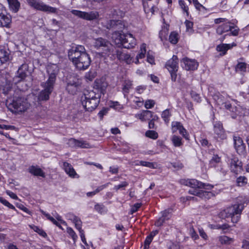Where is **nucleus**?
<instances>
[{
    "label": "nucleus",
    "instance_id": "9d476101",
    "mask_svg": "<svg viewBox=\"0 0 249 249\" xmlns=\"http://www.w3.org/2000/svg\"><path fill=\"white\" fill-rule=\"evenodd\" d=\"M80 85L81 82L78 78L75 76H70L69 78H68L66 89L69 93L74 94L77 92Z\"/></svg>",
    "mask_w": 249,
    "mask_h": 249
},
{
    "label": "nucleus",
    "instance_id": "3c124183",
    "mask_svg": "<svg viewBox=\"0 0 249 249\" xmlns=\"http://www.w3.org/2000/svg\"><path fill=\"white\" fill-rule=\"evenodd\" d=\"M128 185V182H127L126 181H123L121 184H120L118 185H115L114 187V189L115 190H116V191H117L119 189H123V188L126 187Z\"/></svg>",
    "mask_w": 249,
    "mask_h": 249
},
{
    "label": "nucleus",
    "instance_id": "0e129e2a",
    "mask_svg": "<svg viewBox=\"0 0 249 249\" xmlns=\"http://www.w3.org/2000/svg\"><path fill=\"white\" fill-rule=\"evenodd\" d=\"M185 25L186 27L187 30H189V29H191L193 28V23L192 21L189 20H186Z\"/></svg>",
    "mask_w": 249,
    "mask_h": 249
},
{
    "label": "nucleus",
    "instance_id": "6e6552de",
    "mask_svg": "<svg viewBox=\"0 0 249 249\" xmlns=\"http://www.w3.org/2000/svg\"><path fill=\"white\" fill-rule=\"evenodd\" d=\"M180 182L181 184L189 186L192 188H203L211 190L213 188V186L210 184L202 183L195 179H181Z\"/></svg>",
    "mask_w": 249,
    "mask_h": 249
},
{
    "label": "nucleus",
    "instance_id": "cd10ccee",
    "mask_svg": "<svg viewBox=\"0 0 249 249\" xmlns=\"http://www.w3.org/2000/svg\"><path fill=\"white\" fill-rule=\"evenodd\" d=\"M29 173L36 176H40L43 178L45 177L44 172L39 167L35 166H32L28 169Z\"/></svg>",
    "mask_w": 249,
    "mask_h": 249
},
{
    "label": "nucleus",
    "instance_id": "ddd939ff",
    "mask_svg": "<svg viewBox=\"0 0 249 249\" xmlns=\"http://www.w3.org/2000/svg\"><path fill=\"white\" fill-rule=\"evenodd\" d=\"M81 102L82 105L86 111L92 112L97 108L100 101L83 99V97H82Z\"/></svg>",
    "mask_w": 249,
    "mask_h": 249
},
{
    "label": "nucleus",
    "instance_id": "de8ad7c7",
    "mask_svg": "<svg viewBox=\"0 0 249 249\" xmlns=\"http://www.w3.org/2000/svg\"><path fill=\"white\" fill-rule=\"evenodd\" d=\"M94 209L100 213H102L105 211V207L104 205L97 204L94 206Z\"/></svg>",
    "mask_w": 249,
    "mask_h": 249
},
{
    "label": "nucleus",
    "instance_id": "aec40b11",
    "mask_svg": "<svg viewBox=\"0 0 249 249\" xmlns=\"http://www.w3.org/2000/svg\"><path fill=\"white\" fill-rule=\"evenodd\" d=\"M68 143L71 146H77L82 148H88L90 147L89 144L87 142L79 141L73 138L69 140Z\"/></svg>",
    "mask_w": 249,
    "mask_h": 249
},
{
    "label": "nucleus",
    "instance_id": "603ef678",
    "mask_svg": "<svg viewBox=\"0 0 249 249\" xmlns=\"http://www.w3.org/2000/svg\"><path fill=\"white\" fill-rule=\"evenodd\" d=\"M77 229L80 232V235L82 241L83 242V243L84 244L87 245V243L86 238L85 236L84 231L82 229L81 227H80V229Z\"/></svg>",
    "mask_w": 249,
    "mask_h": 249
},
{
    "label": "nucleus",
    "instance_id": "e2e57ef3",
    "mask_svg": "<svg viewBox=\"0 0 249 249\" xmlns=\"http://www.w3.org/2000/svg\"><path fill=\"white\" fill-rule=\"evenodd\" d=\"M177 71H169L171 74V80L173 82H175L176 81L177 77L176 73Z\"/></svg>",
    "mask_w": 249,
    "mask_h": 249
},
{
    "label": "nucleus",
    "instance_id": "7ed1b4c3",
    "mask_svg": "<svg viewBox=\"0 0 249 249\" xmlns=\"http://www.w3.org/2000/svg\"><path fill=\"white\" fill-rule=\"evenodd\" d=\"M244 208V205L242 203H236L222 211L219 213V216L224 219L231 217V222L236 223L240 218V215Z\"/></svg>",
    "mask_w": 249,
    "mask_h": 249
},
{
    "label": "nucleus",
    "instance_id": "7c9ffc66",
    "mask_svg": "<svg viewBox=\"0 0 249 249\" xmlns=\"http://www.w3.org/2000/svg\"><path fill=\"white\" fill-rule=\"evenodd\" d=\"M152 116V112L149 110L143 111L142 113L136 115V117L139 118L142 121L149 119Z\"/></svg>",
    "mask_w": 249,
    "mask_h": 249
},
{
    "label": "nucleus",
    "instance_id": "473e14b6",
    "mask_svg": "<svg viewBox=\"0 0 249 249\" xmlns=\"http://www.w3.org/2000/svg\"><path fill=\"white\" fill-rule=\"evenodd\" d=\"M9 59V53L3 49H0V61L3 63Z\"/></svg>",
    "mask_w": 249,
    "mask_h": 249
},
{
    "label": "nucleus",
    "instance_id": "a19ab883",
    "mask_svg": "<svg viewBox=\"0 0 249 249\" xmlns=\"http://www.w3.org/2000/svg\"><path fill=\"white\" fill-rule=\"evenodd\" d=\"M169 39L171 43L176 44L178 41V34L175 32L171 33Z\"/></svg>",
    "mask_w": 249,
    "mask_h": 249
},
{
    "label": "nucleus",
    "instance_id": "4468645a",
    "mask_svg": "<svg viewBox=\"0 0 249 249\" xmlns=\"http://www.w3.org/2000/svg\"><path fill=\"white\" fill-rule=\"evenodd\" d=\"M189 193L193 195L202 199H210L212 197L214 196V194L209 191H205L202 190H189Z\"/></svg>",
    "mask_w": 249,
    "mask_h": 249
},
{
    "label": "nucleus",
    "instance_id": "2f4dec72",
    "mask_svg": "<svg viewBox=\"0 0 249 249\" xmlns=\"http://www.w3.org/2000/svg\"><path fill=\"white\" fill-rule=\"evenodd\" d=\"M136 165L145 166L152 169H156L157 168V164L156 162H150L143 160L139 161Z\"/></svg>",
    "mask_w": 249,
    "mask_h": 249
},
{
    "label": "nucleus",
    "instance_id": "c85d7f7f",
    "mask_svg": "<svg viewBox=\"0 0 249 249\" xmlns=\"http://www.w3.org/2000/svg\"><path fill=\"white\" fill-rule=\"evenodd\" d=\"M67 217L74 223L76 229H80V227H82V222L80 219L72 213H69L67 214Z\"/></svg>",
    "mask_w": 249,
    "mask_h": 249
},
{
    "label": "nucleus",
    "instance_id": "338daca9",
    "mask_svg": "<svg viewBox=\"0 0 249 249\" xmlns=\"http://www.w3.org/2000/svg\"><path fill=\"white\" fill-rule=\"evenodd\" d=\"M147 60L149 63H150L151 64H153L154 63V57L152 55H150L149 53L147 54Z\"/></svg>",
    "mask_w": 249,
    "mask_h": 249
},
{
    "label": "nucleus",
    "instance_id": "2eb2a0df",
    "mask_svg": "<svg viewBox=\"0 0 249 249\" xmlns=\"http://www.w3.org/2000/svg\"><path fill=\"white\" fill-rule=\"evenodd\" d=\"M166 68L169 71H178V58L176 55H173L172 58L169 59L166 63Z\"/></svg>",
    "mask_w": 249,
    "mask_h": 249
},
{
    "label": "nucleus",
    "instance_id": "c03bdc74",
    "mask_svg": "<svg viewBox=\"0 0 249 249\" xmlns=\"http://www.w3.org/2000/svg\"><path fill=\"white\" fill-rule=\"evenodd\" d=\"M248 179L245 177H239L237 179V183L239 186H243L247 183Z\"/></svg>",
    "mask_w": 249,
    "mask_h": 249
},
{
    "label": "nucleus",
    "instance_id": "ea45409f",
    "mask_svg": "<svg viewBox=\"0 0 249 249\" xmlns=\"http://www.w3.org/2000/svg\"><path fill=\"white\" fill-rule=\"evenodd\" d=\"M141 52L137 55L136 59H142L145 56L146 53V45L145 44H142L141 47Z\"/></svg>",
    "mask_w": 249,
    "mask_h": 249
},
{
    "label": "nucleus",
    "instance_id": "4be33fe9",
    "mask_svg": "<svg viewBox=\"0 0 249 249\" xmlns=\"http://www.w3.org/2000/svg\"><path fill=\"white\" fill-rule=\"evenodd\" d=\"M236 46V44L233 43L231 44H221L218 45L216 47V50L218 52H220V55L223 56L226 54L227 51L231 49L233 47Z\"/></svg>",
    "mask_w": 249,
    "mask_h": 249
},
{
    "label": "nucleus",
    "instance_id": "052dcab7",
    "mask_svg": "<svg viewBox=\"0 0 249 249\" xmlns=\"http://www.w3.org/2000/svg\"><path fill=\"white\" fill-rule=\"evenodd\" d=\"M107 112V109L104 108L98 113V116L101 119H102L104 116Z\"/></svg>",
    "mask_w": 249,
    "mask_h": 249
},
{
    "label": "nucleus",
    "instance_id": "bf43d9fd",
    "mask_svg": "<svg viewBox=\"0 0 249 249\" xmlns=\"http://www.w3.org/2000/svg\"><path fill=\"white\" fill-rule=\"evenodd\" d=\"M0 128L4 129L6 130H8V129L13 130L15 128V127L13 125H5V124H0Z\"/></svg>",
    "mask_w": 249,
    "mask_h": 249
},
{
    "label": "nucleus",
    "instance_id": "423d86ee",
    "mask_svg": "<svg viewBox=\"0 0 249 249\" xmlns=\"http://www.w3.org/2000/svg\"><path fill=\"white\" fill-rule=\"evenodd\" d=\"M94 46L97 49L103 47V50L108 56L114 54L115 47L109 41L101 37L95 40Z\"/></svg>",
    "mask_w": 249,
    "mask_h": 249
},
{
    "label": "nucleus",
    "instance_id": "a878e982",
    "mask_svg": "<svg viewBox=\"0 0 249 249\" xmlns=\"http://www.w3.org/2000/svg\"><path fill=\"white\" fill-rule=\"evenodd\" d=\"M230 24V22H227L219 26L216 29L217 33L221 35L224 33L231 30V28H233V26L231 25Z\"/></svg>",
    "mask_w": 249,
    "mask_h": 249
},
{
    "label": "nucleus",
    "instance_id": "f03ea898",
    "mask_svg": "<svg viewBox=\"0 0 249 249\" xmlns=\"http://www.w3.org/2000/svg\"><path fill=\"white\" fill-rule=\"evenodd\" d=\"M57 71L58 69L55 65L48 67L47 72L49 76L47 82L42 84V86L44 89L40 92L38 96L39 100H47L49 99V95L53 89Z\"/></svg>",
    "mask_w": 249,
    "mask_h": 249
},
{
    "label": "nucleus",
    "instance_id": "39448f33",
    "mask_svg": "<svg viewBox=\"0 0 249 249\" xmlns=\"http://www.w3.org/2000/svg\"><path fill=\"white\" fill-rule=\"evenodd\" d=\"M7 107L9 110L13 112H22L27 110L30 104L26 98L18 97L13 100L12 102L7 100Z\"/></svg>",
    "mask_w": 249,
    "mask_h": 249
},
{
    "label": "nucleus",
    "instance_id": "f257e3e1",
    "mask_svg": "<svg viewBox=\"0 0 249 249\" xmlns=\"http://www.w3.org/2000/svg\"><path fill=\"white\" fill-rule=\"evenodd\" d=\"M68 56L74 66L79 70H85L90 65L91 60L84 46H72L68 51Z\"/></svg>",
    "mask_w": 249,
    "mask_h": 249
},
{
    "label": "nucleus",
    "instance_id": "4d7b16f0",
    "mask_svg": "<svg viewBox=\"0 0 249 249\" xmlns=\"http://www.w3.org/2000/svg\"><path fill=\"white\" fill-rule=\"evenodd\" d=\"M179 133L182 135L183 137H184L186 139H188V135H187V131L186 129L184 128L183 125L182 127L180 128V130H179Z\"/></svg>",
    "mask_w": 249,
    "mask_h": 249
},
{
    "label": "nucleus",
    "instance_id": "37998d69",
    "mask_svg": "<svg viewBox=\"0 0 249 249\" xmlns=\"http://www.w3.org/2000/svg\"><path fill=\"white\" fill-rule=\"evenodd\" d=\"M145 135L146 137L153 139H156L158 137V133L156 131L153 130L147 131L145 133Z\"/></svg>",
    "mask_w": 249,
    "mask_h": 249
},
{
    "label": "nucleus",
    "instance_id": "bb28decb",
    "mask_svg": "<svg viewBox=\"0 0 249 249\" xmlns=\"http://www.w3.org/2000/svg\"><path fill=\"white\" fill-rule=\"evenodd\" d=\"M11 22V18L10 15L2 13L0 16V26L8 27Z\"/></svg>",
    "mask_w": 249,
    "mask_h": 249
},
{
    "label": "nucleus",
    "instance_id": "dca6fc26",
    "mask_svg": "<svg viewBox=\"0 0 249 249\" xmlns=\"http://www.w3.org/2000/svg\"><path fill=\"white\" fill-rule=\"evenodd\" d=\"M182 61L184 64V68L187 71H194L198 67V63L195 59L185 58L182 59Z\"/></svg>",
    "mask_w": 249,
    "mask_h": 249
},
{
    "label": "nucleus",
    "instance_id": "f3484780",
    "mask_svg": "<svg viewBox=\"0 0 249 249\" xmlns=\"http://www.w3.org/2000/svg\"><path fill=\"white\" fill-rule=\"evenodd\" d=\"M136 44L135 39L131 34H125V37L122 43L124 48L130 49L135 46Z\"/></svg>",
    "mask_w": 249,
    "mask_h": 249
},
{
    "label": "nucleus",
    "instance_id": "6ab92c4d",
    "mask_svg": "<svg viewBox=\"0 0 249 249\" xmlns=\"http://www.w3.org/2000/svg\"><path fill=\"white\" fill-rule=\"evenodd\" d=\"M62 168L69 177L72 178H79V175L77 174L75 170L70 163L66 161L63 162Z\"/></svg>",
    "mask_w": 249,
    "mask_h": 249
},
{
    "label": "nucleus",
    "instance_id": "9b49d317",
    "mask_svg": "<svg viewBox=\"0 0 249 249\" xmlns=\"http://www.w3.org/2000/svg\"><path fill=\"white\" fill-rule=\"evenodd\" d=\"M233 140L234 148L237 153L245 156L247 154L246 148L242 139L238 136H234Z\"/></svg>",
    "mask_w": 249,
    "mask_h": 249
},
{
    "label": "nucleus",
    "instance_id": "49530a36",
    "mask_svg": "<svg viewBox=\"0 0 249 249\" xmlns=\"http://www.w3.org/2000/svg\"><path fill=\"white\" fill-rule=\"evenodd\" d=\"M0 202L4 205L5 206L8 207L9 208L13 209V210H16L15 207L10 204L8 201H7L6 199L3 198L1 197H0Z\"/></svg>",
    "mask_w": 249,
    "mask_h": 249
},
{
    "label": "nucleus",
    "instance_id": "4c0bfd02",
    "mask_svg": "<svg viewBox=\"0 0 249 249\" xmlns=\"http://www.w3.org/2000/svg\"><path fill=\"white\" fill-rule=\"evenodd\" d=\"M171 116V114L169 111V110L167 109L164 110L161 114V117L164 120L165 123H168L169 121V118Z\"/></svg>",
    "mask_w": 249,
    "mask_h": 249
},
{
    "label": "nucleus",
    "instance_id": "79ce46f5",
    "mask_svg": "<svg viewBox=\"0 0 249 249\" xmlns=\"http://www.w3.org/2000/svg\"><path fill=\"white\" fill-rule=\"evenodd\" d=\"M67 231L69 235L72 238L74 242H75L77 239V236L73 229L71 227L67 228Z\"/></svg>",
    "mask_w": 249,
    "mask_h": 249
},
{
    "label": "nucleus",
    "instance_id": "f704fd0d",
    "mask_svg": "<svg viewBox=\"0 0 249 249\" xmlns=\"http://www.w3.org/2000/svg\"><path fill=\"white\" fill-rule=\"evenodd\" d=\"M219 242L221 244H230L233 239L227 236H220L218 237Z\"/></svg>",
    "mask_w": 249,
    "mask_h": 249
},
{
    "label": "nucleus",
    "instance_id": "a18cd8bd",
    "mask_svg": "<svg viewBox=\"0 0 249 249\" xmlns=\"http://www.w3.org/2000/svg\"><path fill=\"white\" fill-rule=\"evenodd\" d=\"M247 64L245 63L240 62L239 63L236 67V71H246Z\"/></svg>",
    "mask_w": 249,
    "mask_h": 249
},
{
    "label": "nucleus",
    "instance_id": "774afa93",
    "mask_svg": "<svg viewBox=\"0 0 249 249\" xmlns=\"http://www.w3.org/2000/svg\"><path fill=\"white\" fill-rule=\"evenodd\" d=\"M199 232L200 235L203 239H204L205 240L207 239L208 236L203 229H199Z\"/></svg>",
    "mask_w": 249,
    "mask_h": 249
},
{
    "label": "nucleus",
    "instance_id": "72a5a7b5",
    "mask_svg": "<svg viewBox=\"0 0 249 249\" xmlns=\"http://www.w3.org/2000/svg\"><path fill=\"white\" fill-rule=\"evenodd\" d=\"M132 84L130 81H125L123 87V91L124 95L125 96L126 94L129 92V89L132 88Z\"/></svg>",
    "mask_w": 249,
    "mask_h": 249
},
{
    "label": "nucleus",
    "instance_id": "58836bf2",
    "mask_svg": "<svg viewBox=\"0 0 249 249\" xmlns=\"http://www.w3.org/2000/svg\"><path fill=\"white\" fill-rule=\"evenodd\" d=\"M182 124L178 122H173L172 123V131L173 133L176 132L177 130H179L182 127Z\"/></svg>",
    "mask_w": 249,
    "mask_h": 249
},
{
    "label": "nucleus",
    "instance_id": "864d4df0",
    "mask_svg": "<svg viewBox=\"0 0 249 249\" xmlns=\"http://www.w3.org/2000/svg\"><path fill=\"white\" fill-rule=\"evenodd\" d=\"M155 102L153 100H147L145 102V107L147 109L151 108L154 107Z\"/></svg>",
    "mask_w": 249,
    "mask_h": 249
},
{
    "label": "nucleus",
    "instance_id": "6e6d98bb",
    "mask_svg": "<svg viewBox=\"0 0 249 249\" xmlns=\"http://www.w3.org/2000/svg\"><path fill=\"white\" fill-rule=\"evenodd\" d=\"M141 203H136L131 208V212L133 213L138 211V210L141 207Z\"/></svg>",
    "mask_w": 249,
    "mask_h": 249
},
{
    "label": "nucleus",
    "instance_id": "393cba45",
    "mask_svg": "<svg viewBox=\"0 0 249 249\" xmlns=\"http://www.w3.org/2000/svg\"><path fill=\"white\" fill-rule=\"evenodd\" d=\"M214 131L215 134L217 135V138H220L221 139H224L226 138V136L221 124L219 123L215 124L214 125Z\"/></svg>",
    "mask_w": 249,
    "mask_h": 249
},
{
    "label": "nucleus",
    "instance_id": "e433bc0d",
    "mask_svg": "<svg viewBox=\"0 0 249 249\" xmlns=\"http://www.w3.org/2000/svg\"><path fill=\"white\" fill-rule=\"evenodd\" d=\"M31 229H33L35 231L37 232L41 236L45 237L47 236L46 233L41 229L35 225H29Z\"/></svg>",
    "mask_w": 249,
    "mask_h": 249
},
{
    "label": "nucleus",
    "instance_id": "412c9836",
    "mask_svg": "<svg viewBox=\"0 0 249 249\" xmlns=\"http://www.w3.org/2000/svg\"><path fill=\"white\" fill-rule=\"evenodd\" d=\"M116 55L118 59L121 61H125L127 64H130L132 62V58L130 55L127 53H123L121 50L115 49L114 54Z\"/></svg>",
    "mask_w": 249,
    "mask_h": 249
},
{
    "label": "nucleus",
    "instance_id": "13d9d810",
    "mask_svg": "<svg viewBox=\"0 0 249 249\" xmlns=\"http://www.w3.org/2000/svg\"><path fill=\"white\" fill-rule=\"evenodd\" d=\"M194 4L196 9L200 10L201 8L205 9V7L200 3H199L197 0H194Z\"/></svg>",
    "mask_w": 249,
    "mask_h": 249
},
{
    "label": "nucleus",
    "instance_id": "680f3d73",
    "mask_svg": "<svg viewBox=\"0 0 249 249\" xmlns=\"http://www.w3.org/2000/svg\"><path fill=\"white\" fill-rule=\"evenodd\" d=\"M152 240H153V238H152L149 235L147 236L145 240L144 244L146 245V246H147L148 248H149V245L151 243V242H152Z\"/></svg>",
    "mask_w": 249,
    "mask_h": 249
},
{
    "label": "nucleus",
    "instance_id": "c9c22d12",
    "mask_svg": "<svg viewBox=\"0 0 249 249\" xmlns=\"http://www.w3.org/2000/svg\"><path fill=\"white\" fill-rule=\"evenodd\" d=\"M171 140L174 145L176 147H179L182 145L181 138L178 136L176 135L173 136Z\"/></svg>",
    "mask_w": 249,
    "mask_h": 249
},
{
    "label": "nucleus",
    "instance_id": "09e8293b",
    "mask_svg": "<svg viewBox=\"0 0 249 249\" xmlns=\"http://www.w3.org/2000/svg\"><path fill=\"white\" fill-rule=\"evenodd\" d=\"M12 90V84L10 83L6 84L3 88V93L5 95H7Z\"/></svg>",
    "mask_w": 249,
    "mask_h": 249
},
{
    "label": "nucleus",
    "instance_id": "f8f14e48",
    "mask_svg": "<svg viewBox=\"0 0 249 249\" xmlns=\"http://www.w3.org/2000/svg\"><path fill=\"white\" fill-rule=\"evenodd\" d=\"M229 162L231 172L236 174H238L241 172L242 170V163L237 157H233L229 160Z\"/></svg>",
    "mask_w": 249,
    "mask_h": 249
},
{
    "label": "nucleus",
    "instance_id": "b1692460",
    "mask_svg": "<svg viewBox=\"0 0 249 249\" xmlns=\"http://www.w3.org/2000/svg\"><path fill=\"white\" fill-rule=\"evenodd\" d=\"M28 70V66L24 63L20 66L17 71V77L20 78L19 81L24 79L27 76V71Z\"/></svg>",
    "mask_w": 249,
    "mask_h": 249
},
{
    "label": "nucleus",
    "instance_id": "69168bd1",
    "mask_svg": "<svg viewBox=\"0 0 249 249\" xmlns=\"http://www.w3.org/2000/svg\"><path fill=\"white\" fill-rule=\"evenodd\" d=\"M242 248L244 249H249V242L244 240L242 242Z\"/></svg>",
    "mask_w": 249,
    "mask_h": 249
},
{
    "label": "nucleus",
    "instance_id": "c756f323",
    "mask_svg": "<svg viewBox=\"0 0 249 249\" xmlns=\"http://www.w3.org/2000/svg\"><path fill=\"white\" fill-rule=\"evenodd\" d=\"M10 9L15 13L19 10L20 3L18 0H7Z\"/></svg>",
    "mask_w": 249,
    "mask_h": 249
},
{
    "label": "nucleus",
    "instance_id": "0eeeda50",
    "mask_svg": "<svg viewBox=\"0 0 249 249\" xmlns=\"http://www.w3.org/2000/svg\"><path fill=\"white\" fill-rule=\"evenodd\" d=\"M26 0L29 6L36 10L50 13H55L57 11L56 8L47 5L39 0Z\"/></svg>",
    "mask_w": 249,
    "mask_h": 249
},
{
    "label": "nucleus",
    "instance_id": "8fccbe9b",
    "mask_svg": "<svg viewBox=\"0 0 249 249\" xmlns=\"http://www.w3.org/2000/svg\"><path fill=\"white\" fill-rule=\"evenodd\" d=\"M179 4L180 6L181 7V8H182V9L184 11V12H185L187 14V15H189V12H188L189 8L188 7V6L185 5L184 1L182 0H179Z\"/></svg>",
    "mask_w": 249,
    "mask_h": 249
},
{
    "label": "nucleus",
    "instance_id": "5fc2aeb1",
    "mask_svg": "<svg viewBox=\"0 0 249 249\" xmlns=\"http://www.w3.org/2000/svg\"><path fill=\"white\" fill-rule=\"evenodd\" d=\"M165 218L164 217H160L155 222V225L157 227H160L162 225L163 223L165 221Z\"/></svg>",
    "mask_w": 249,
    "mask_h": 249
},
{
    "label": "nucleus",
    "instance_id": "20e7f679",
    "mask_svg": "<svg viewBox=\"0 0 249 249\" xmlns=\"http://www.w3.org/2000/svg\"><path fill=\"white\" fill-rule=\"evenodd\" d=\"M106 87V83H102L100 80L96 81L93 89L85 91L83 99L100 101L101 94Z\"/></svg>",
    "mask_w": 249,
    "mask_h": 249
},
{
    "label": "nucleus",
    "instance_id": "a211bd4d",
    "mask_svg": "<svg viewBox=\"0 0 249 249\" xmlns=\"http://www.w3.org/2000/svg\"><path fill=\"white\" fill-rule=\"evenodd\" d=\"M105 27L108 29H113L117 30H122L124 28L121 20H110L108 21Z\"/></svg>",
    "mask_w": 249,
    "mask_h": 249
},
{
    "label": "nucleus",
    "instance_id": "1a4fd4ad",
    "mask_svg": "<svg viewBox=\"0 0 249 249\" xmlns=\"http://www.w3.org/2000/svg\"><path fill=\"white\" fill-rule=\"evenodd\" d=\"M71 13L75 16L87 20H92L99 17V13L96 11L90 12H82L76 10H72Z\"/></svg>",
    "mask_w": 249,
    "mask_h": 249
},
{
    "label": "nucleus",
    "instance_id": "5701e85b",
    "mask_svg": "<svg viewBox=\"0 0 249 249\" xmlns=\"http://www.w3.org/2000/svg\"><path fill=\"white\" fill-rule=\"evenodd\" d=\"M125 35L122 34L119 31H115L112 35V38L114 40V42L118 45L121 46L122 45L123 42L125 37Z\"/></svg>",
    "mask_w": 249,
    "mask_h": 249
}]
</instances>
